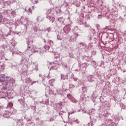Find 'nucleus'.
Masks as SVG:
<instances>
[{
	"label": "nucleus",
	"instance_id": "3",
	"mask_svg": "<svg viewBox=\"0 0 126 126\" xmlns=\"http://www.w3.org/2000/svg\"><path fill=\"white\" fill-rule=\"evenodd\" d=\"M63 19V18L62 17H60L58 18V21H59L60 22H61V21H62V20Z\"/></svg>",
	"mask_w": 126,
	"mask_h": 126
},
{
	"label": "nucleus",
	"instance_id": "12",
	"mask_svg": "<svg viewBox=\"0 0 126 126\" xmlns=\"http://www.w3.org/2000/svg\"><path fill=\"white\" fill-rule=\"evenodd\" d=\"M7 107H8V106H7V107H6V109H7Z\"/></svg>",
	"mask_w": 126,
	"mask_h": 126
},
{
	"label": "nucleus",
	"instance_id": "4",
	"mask_svg": "<svg viewBox=\"0 0 126 126\" xmlns=\"http://www.w3.org/2000/svg\"><path fill=\"white\" fill-rule=\"evenodd\" d=\"M67 98H70V97H71V95L70 94H68L67 95Z\"/></svg>",
	"mask_w": 126,
	"mask_h": 126
},
{
	"label": "nucleus",
	"instance_id": "11",
	"mask_svg": "<svg viewBox=\"0 0 126 126\" xmlns=\"http://www.w3.org/2000/svg\"><path fill=\"white\" fill-rule=\"evenodd\" d=\"M30 48H31L30 46L28 47V49H30Z\"/></svg>",
	"mask_w": 126,
	"mask_h": 126
},
{
	"label": "nucleus",
	"instance_id": "8",
	"mask_svg": "<svg viewBox=\"0 0 126 126\" xmlns=\"http://www.w3.org/2000/svg\"><path fill=\"white\" fill-rule=\"evenodd\" d=\"M75 122L77 123V124H79V121H78V120H76L75 121Z\"/></svg>",
	"mask_w": 126,
	"mask_h": 126
},
{
	"label": "nucleus",
	"instance_id": "5",
	"mask_svg": "<svg viewBox=\"0 0 126 126\" xmlns=\"http://www.w3.org/2000/svg\"><path fill=\"white\" fill-rule=\"evenodd\" d=\"M28 9H29V12H31V13H32V11L31 10V8H29Z\"/></svg>",
	"mask_w": 126,
	"mask_h": 126
},
{
	"label": "nucleus",
	"instance_id": "10",
	"mask_svg": "<svg viewBox=\"0 0 126 126\" xmlns=\"http://www.w3.org/2000/svg\"><path fill=\"white\" fill-rule=\"evenodd\" d=\"M8 106H9L10 107H11V102L9 103Z\"/></svg>",
	"mask_w": 126,
	"mask_h": 126
},
{
	"label": "nucleus",
	"instance_id": "7",
	"mask_svg": "<svg viewBox=\"0 0 126 126\" xmlns=\"http://www.w3.org/2000/svg\"><path fill=\"white\" fill-rule=\"evenodd\" d=\"M48 43H49V44H51V43H53V41H51V40H49V41H48Z\"/></svg>",
	"mask_w": 126,
	"mask_h": 126
},
{
	"label": "nucleus",
	"instance_id": "9",
	"mask_svg": "<svg viewBox=\"0 0 126 126\" xmlns=\"http://www.w3.org/2000/svg\"><path fill=\"white\" fill-rule=\"evenodd\" d=\"M7 88H6V87H4L3 88V89L4 90H5V89H7Z\"/></svg>",
	"mask_w": 126,
	"mask_h": 126
},
{
	"label": "nucleus",
	"instance_id": "1",
	"mask_svg": "<svg viewBox=\"0 0 126 126\" xmlns=\"http://www.w3.org/2000/svg\"><path fill=\"white\" fill-rule=\"evenodd\" d=\"M10 80L9 77H5V75H0V82H3L5 81L6 83V85H7V83L8 82V81Z\"/></svg>",
	"mask_w": 126,
	"mask_h": 126
},
{
	"label": "nucleus",
	"instance_id": "2",
	"mask_svg": "<svg viewBox=\"0 0 126 126\" xmlns=\"http://www.w3.org/2000/svg\"><path fill=\"white\" fill-rule=\"evenodd\" d=\"M44 48L46 49V50H49V49H50V46L48 45H45Z\"/></svg>",
	"mask_w": 126,
	"mask_h": 126
},
{
	"label": "nucleus",
	"instance_id": "6",
	"mask_svg": "<svg viewBox=\"0 0 126 126\" xmlns=\"http://www.w3.org/2000/svg\"><path fill=\"white\" fill-rule=\"evenodd\" d=\"M11 13H12V14H15V11H13Z\"/></svg>",
	"mask_w": 126,
	"mask_h": 126
}]
</instances>
